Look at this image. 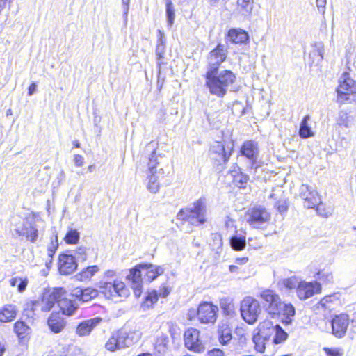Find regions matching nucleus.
Listing matches in <instances>:
<instances>
[{"mask_svg": "<svg viewBox=\"0 0 356 356\" xmlns=\"http://www.w3.org/2000/svg\"><path fill=\"white\" fill-rule=\"evenodd\" d=\"M337 124L346 128L351 127L352 119L350 115L345 111H339L337 119Z\"/></svg>", "mask_w": 356, "mask_h": 356, "instance_id": "37998d69", "label": "nucleus"}, {"mask_svg": "<svg viewBox=\"0 0 356 356\" xmlns=\"http://www.w3.org/2000/svg\"><path fill=\"white\" fill-rule=\"evenodd\" d=\"M102 321L100 317H95L81 321L76 326L75 333L79 337H88L92 330Z\"/></svg>", "mask_w": 356, "mask_h": 356, "instance_id": "dca6fc26", "label": "nucleus"}, {"mask_svg": "<svg viewBox=\"0 0 356 356\" xmlns=\"http://www.w3.org/2000/svg\"><path fill=\"white\" fill-rule=\"evenodd\" d=\"M79 238V232L76 229L70 228L65 234L64 241L67 244L74 245L78 243Z\"/></svg>", "mask_w": 356, "mask_h": 356, "instance_id": "a18cd8bd", "label": "nucleus"}, {"mask_svg": "<svg viewBox=\"0 0 356 356\" xmlns=\"http://www.w3.org/2000/svg\"><path fill=\"white\" fill-rule=\"evenodd\" d=\"M218 312V307L212 302H202L197 308V318L201 323L213 324L216 321Z\"/></svg>", "mask_w": 356, "mask_h": 356, "instance_id": "1a4fd4ad", "label": "nucleus"}, {"mask_svg": "<svg viewBox=\"0 0 356 356\" xmlns=\"http://www.w3.org/2000/svg\"><path fill=\"white\" fill-rule=\"evenodd\" d=\"M14 231L17 236H24L32 243L35 242L38 236V229L27 222L18 225Z\"/></svg>", "mask_w": 356, "mask_h": 356, "instance_id": "6ab92c4d", "label": "nucleus"}, {"mask_svg": "<svg viewBox=\"0 0 356 356\" xmlns=\"http://www.w3.org/2000/svg\"><path fill=\"white\" fill-rule=\"evenodd\" d=\"M159 163L158 161V156L156 154V152L153 151L147 163V173H158L160 171H163V169H157V165Z\"/></svg>", "mask_w": 356, "mask_h": 356, "instance_id": "c03bdc74", "label": "nucleus"}, {"mask_svg": "<svg viewBox=\"0 0 356 356\" xmlns=\"http://www.w3.org/2000/svg\"><path fill=\"white\" fill-rule=\"evenodd\" d=\"M220 306L224 315L228 316H234L236 307L232 299L229 298H223L220 299Z\"/></svg>", "mask_w": 356, "mask_h": 356, "instance_id": "c9c22d12", "label": "nucleus"}, {"mask_svg": "<svg viewBox=\"0 0 356 356\" xmlns=\"http://www.w3.org/2000/svg\"><path fill=\"white\" fill-rule=\"evenodd\" d=\"M231 42L242 44L248 40V33L241 29H231L227 33Z\"/></svg>", "mask_w": 356, "mask_h": 356, "instance_id": "cd10ccee", "label": "nucleus"}, {"mask_svg": "<svg viewBox=\"0 0 356 356\" xmlns=\"http://www.w3.org/2000/svg\"><path fill=\"white\" fill-rule=\"evenodd\" d=\"M166 15L168 25L171 26L174 22L175 15L172 3L170 0L166 3Z\"/></svg>", "mask_w": 356, "mask_h": 356, "instance_id": "8fccbe9b", "label": "nucleus"}, {"mask_svg": "<svg viewBox=\"0 0 356 356\" xmlns=\"http://www.w3.org/2000/svg\"><path fill=\"white\" fill-rule=\"evenodd\" d=\"M58 306L62 312L67 316H71L77 309V306L70 299L65 298V294L59 298Z\"/></svg>", "mask_w": 356, "mask_h": 356, "instance_id": "7c9ffc66", "label": "nucleus"}, {"mask_svg": "<svg viewBox=\"0 0 356 356\" xmlns=\"http://www.w3.org/2000/svg\"><path fill=\"white\" fill-rule=\"evenodd\" d=\"M99 271V268L96 266H90L83 268L81 272L74 275V278L80 282L90 280Z\"/></svg>", "mask_w": 356, "mask_h": 356, "instance_id": "c756f323", "label": "nucleus"}, {"mask_svg": "<svg viewBox=\"0 0 356 356\" xmlns=\"http://www.w3.org/2000/svg\"><path fill=\"white\" fill-rule=\"evenodd\" d=\"M168 337L166 334H161L157 337L154 348L159 353H164L168 349Z\"/></svg>", "mask_w": 356, "mask_h": 356, "instance_id": "79ce46f5", "label": "nucleus"}, {"mask_svg": "<svg viewBox=\"0 0 356 356\" xmlns=\"http://www.w3.org/2000/svg\"><path fill=\"white\" fill-rule=\"evenodd\" d=\"M209 356H225L224 352L219 348H214L208 353Z\"/></svg>", "mask_w": 356, "mask_h": 356, "instance_id": "052dcab7", "label": "nucleus"}, {"mask_svg": "<svg viewBox=\"0 0 356 356\" xmlns=\"http://www.w3.org/2000/svg\"><path fill=\"white\" fill-rule=\"evenodd\" d=\"M143 275V270L140 268H139V265H138L136 267L131 268L129 270V273L127 276V279L131 284V288L134 290V295L137 298L140 297L142 293Z\"/></svg>", "mask_w": 356, "mask_h": 356, "instance_id": "2eb2a0df", "label": "nucleus"}, {"mask_svg": "<svg viewBox=\"0 0 356 356\" xmlns=\"http://www.w3.org/2000/svg\"><path fill=\"white\" fill-rule=\"evenodd\" d=\"M115 275V272L114 270H106L104 273V278L102 280L110 281L109 280L113 278Z\"/></svg>", "mask_w": 356, "mask_h": 356, "instance_id": "680f3d73", "label": "nucleus"}, {"mask_svg": "<svg viewBox=\"0 0 356 356\" xmlns=\"http://www.w3.org/2000/svg\"><path fill=\"white\" fill-rule=\"evenodd\" d=\"M159 300V294L157 291L152 290L147 293L145 300L142 303V307L144 309L151 308Z\"/></svg>", "mask_w": 356, "mask_h": 356, "instance_id": "a19ab883", "label": "nucleus"}, {"mask_svg": "<svg viewBox=\"0 0 356 356\" xmlns=\"http://www.w3.org/2000/svg\"><path fill=\"white\" fill-rule=\"evenodd\" d=\"M248 257H239L236 259L234 264L239 266L245 264L248 262Z\"/></svg>", "mask_w": 356, "mask_h": 356, "instance_id": "69168bd1", "label": "nucleus"}, {"mask_svg": "<svg viewBox=\"0 0 356 356\" xmlns=\"http://www.w3.org/2000/svg\"><path fill=\"white\" fill-rule=\"evenodd\" d=\"M71 294L77 300L86 302L97 297L99 291L98 290L92 288H86L82 289L77 287L72 291Z\"/></svg>", "mask_w": 356, "mask_h": 356, "instance_id": "b1692460", "label": "nucleus"}, {"mask_svg": "<svg viewBox=\"0 0 356 356\" xmlns=\"http://www.w3.org/2000/svg\"><path fill=\"white\" fill-rule=\"evenodd\" d=\"M276 207L280 213H284L288 209V202L286 200H280Z\"/></svg>", "mask_w": 356, "mask_h": 356, "instance_id": "4d7b16f0", "label": "nucleus"}, {"mask_svg": "<svg viewBox=\"0 0 356 356\" xmlns=\"http://www.w3.org/2000/svg\"><path fill=\"white\" fill-rule=\"evenodd\" d=\"M74 254H75V256H76L79 259H81L83 261L86 260V248L83 247V246L79 247L75 250Z\"/></svg>", "mask_w": 356, "mask_h": 356, "instance_id": "6e6d98bb", "label": "nucleus"}, {"mask_svg": "<svg viewBox=\"0 0 356 356\" xmlns=\"http://www.w3.org/2000/svg\"><path fill=\"white\" fill-rule=\"evenodd\" d=\"M226 58L227 50L222 44H219L209 54L207 70L215 68V70H218L219 66L225 60Z\"/></svg>", "mask_w": 356, "mask_h": 356, "instance_id": "4468645a", "label": "nucleus"}, {"mask_svg": "<svg viewBox=\"0 0 356 356\" xmlns=\"http://www.w3.org/2000/svg\"><path fill=\"white\" fill-rule=\"evenodd\" d=\"M341 295L339 293H334L323 297L319 302V306L324 309H330L336 305L341 304Z\"/></svg>", "mask_w": 356, "mask_h": 356, "instance_id": "c85d7f7f", "label": "nucleus"}, {"mask_svg": "<svg viewBox=\"0 0 356 356\" xmlns=\"http://www.w3.org/2000/svg\"><path fill=\"white\" fill-rule=\"evenodd\" d=\"M245 237L243 236H233L230 239V245L235 250H241L245 246Z\"/></svg>", "mask_w": 356, "mask_h": 356, "instance_id": "de8ad7c7", "label": "nucleus"}, {"mask_svg": "<svg viewBox=\"0 0 356 356\" xmlns=\"http://www.w3.org/2000/svg\"><path fill=\"white\" fill-rule=\"evenodd\" d=\"M321 289V285L317 281L306 282L301 280L296 293L300 300H305L320 293Z\"/></svg>", "mask_w": 356, "mask_h": 356, "instance_id": "9b49d317", "label": "nucleus"}, {"mask_svg": "<svg viewBox=\"0 0 356 356\" xmlns=\"http://www.w3.org/2000/svg\"><path fill=\"white\" fill-rule=\"evenodd\" d=\"M120 335L124 348H129L138 343L142 337L140 327L129 330V332L120 330Z\"/></svg>", "mask_w": 356, "mask_h": 356, "instance_id": "5701e85b", "label": "nucleus"}, {"mask_svg": "<svg viewBox=\"0 0 356 356\" xmlns=\"http://www.w3.org/2000/svg\"><path fill=\"white\" fill-rule=\"evenodd\" d=\"M58 246L57 236H56L55 241H51V244L48 246L47 248V254L49 257H52V256L55 254Z\"/></svg>", "mask_w": 356, "mask_h": 356, "instance_id": "5fc2aeb1", "label": "nucleus"}, {"mask_svg": "<svg viewBox=\"0 0 356 356\" xmlns=\"http://www.w3.org/2000/svg\"><path fill=\"white\" fill-rule=\"evenodd\" d=\"M143 273L144 280L147 282H152L155 280L158 276L163 274L164 270L162 266H154L152 264H139Z\"/></svg>", "mask_w": 356, "mask_h": 356, "instance_id": "aec40b11", "label": "nucleus"}, {"mask_svg": "<svg viewBox=\"0 0 356 356\" xmlns=\"http://www.w3.org/2000/svg\"><path fill=\"white\" fill-rule=\"evenodd\" d=\"M232 338V331L228 326H222L219 328L218 340L222 345H227Z\"/></svg>", "mask_w": 356, "mask_h": 356, "instance_id": "ea45409f", "label": "nucleus"}, {"mask_svg": "<svg viewBox=\"0 0 356 356\" xmlns=\"http://www.w3.org/2000/svg\"><path fill=\"white\" fill-rule=\"evenodd\" d=\"M248 177L241 172L235 171L233 174V181L234 184L239 188H244L245 184L248 182Z\"/></svg>", "mask_w": 356, "mask_h": 356, "instance_id": "09e8293b", "label": "nucleus"}, {"mask_svg": "<svg viewBox=\"0 0 356 356\" xmlns=\"http://www.w3.org/2000/svg\"><path fill=\"white\" fill-rule=\"evenodd\" d=\"M313 49L309 54L310 57L316 58L318 63H321L324 58L325 46L322 42H315L312 44Z\"/></svg>", "mask_w": 356, "mask_h": 356, "instance_id": "4c0bfd02", "label": "nucleus"}, {"mask_svg": "<svg viewBox=\"0 0 356 356\" xmlns=\"http://www.w3.org/2000/svg\"><path fill=\"white\" fill-rule=\"evenodd\" d=\"M323 350L326 356H343V351L339 348H324Z\"/></svg>", "mask_w": 356, "mask_h": 356, "instance_id": "864d4df0", "label": "nucleus"}, {"mask_svg": "<svg viewBox=\"0 0 356 356\" xmlns=\"http://www.w3.org/2000/svg\"><path fill=\"white\" fill-rule=\"evenodd\" d=\"M158 39H157V44H165V34L163 31L161 30H158Z\"/></svg>", "mask_w": 356, "mask_h": 356, "instance_id": "e2e57ef3", "label": "nucleus"}, {"mask_svg": "<svg viewBox=\"0 0 356 356\" xmlns=\"http://www.w3.org/2000/svg\"><path fill=\"white\" fill-rule=\"evenodd\" d=\"M37 85L35 82H33L29 87L28 94L29 96L33 95L36 91Z\"/></svg>", "mask_w": 356, "mask_h": 356, "instance_id": "338daca9", "label": "nucleus"}, {"mask_svg": "<svg viewBox=\"0 0 356 356\" xmlns=\"http://www.w3.org/2000/svg\"><path fill=\"white\" fill-rule=\"evenodd\" d=\"M229 270L231 273H239L240 272V268L237 265L232 264L229 266Z\"/></svg>", "mask_w": 356, "mask_h": 356, "instance_id": "774afa93", "label": "nucleus"}, {"mask_svg": "<svg viewBox=\"0 0 356 356\" xmlns=\"http://www.w3.org/2000/svg\"><path fill=\"white\" fill-rule=\"evenodd\" d=\"M104 347L110 352H115L118 350L124 348L120 335V330L113 332L111 334L106 341Z\"/></svg>", "mask_w": 356, "mask_h": 356, "instance_id": "a878e982", "label": "nucleus"}, {"mask_svg": "<svg viewBox=\"0 0 356 356\" xmlns=\"http://www.w3.org/2000/svg\"><path fill=\"white\" fill-rule=\"evenodd\" d=\"M235 74L227 70H215V68L207 70L205 74V86L209 93L218 97H223L228 88L236 81Z\"/></svg>", "mask_w": 356, "mask_h": 356, "instance_id": "f03ea898", "label": "nucleus"}, {"mask_svg": "<svg viewBox=\"0 0 356 356\" xmlns=\"http://www.w3.org/2000/svg\"><path fill=\"white\" fill-rule=\"evenodd\" d=\"M228 150H226L225 145L220 142H215L210 148L211 154H216V159H218L219 161H222L224 163L227 162L229 160L232 152L233 149V145H232L231 147H227Z\"/></svg>", "mask_w": 356, "mask_h": 356, "instance_id": "412c9836", "label": "nucleus"}, {"mask_svg": "<svg viewBox=\"0 0 356 356\" xmlns=\"http://www.w3.org/2000/svg\"><path fill=\"white\" fill-rule=\"evenodd\" d=\"M10 284L13 287L17 286V291L19 293H22L27 286L28 280L27 278L15 277L10 280Z\"/></svg>", "mask_w": 356, "mask_h": 356, "instance_id": "49530a36", "label": "nucleus"}, {"mask_svg": "<svg viewBox=\"0 0 356 356\" xmlns=\"http://www.w3.org/2000/svg\"><path fill=\"white\" fill-rule=\"evenodd\" d=\"M97 286L100 293L106 298L115 302L121 301L122 298H125L129 296V290L125 284L119 280H115L113 282L101 280L98 282Z\"/></svg>", "mask_w": 356, "mask_h": 356, "instance_id": "39448f33", "label": "nucleus"}, {"mask_svg": "<svg viewBox=\"0 0 356 356\" xmlns=\"http://www.w3.org/2000/svg\"><path fill=\"white\" fill-rule=\"evenodd\" d=\"M259 297L265 311L272 318L281 316L282 323L286 325L292 322L296 310L291 303L283 302L279 294L268 289L261 291Z\"/></svg>", "mask_w": 356, "mask_h": 356, "instance_id": "f257e3e1", "label": "nucleus"}, {"mask_svg": "<svg viewBox=\"0 0 356 356\" xmlns=\"http://www.w3.org/2000/svg\"><path fill=\"white\" fill-rule=\"evenodd\" d=\"M48 325L52 332L59 333L65 327V323L61 318L51 314L48 319Z\"/></svg>", "mask_w": 356, "mask_h": 356, "instance_id": "e433bc0d", "label": "nucleus"}, {"mask_svg": "<svg viewBox=\"0 0 356 356\" xmlns=\"http://www.w3.org/2000/svg\"><path fill=\"white\" fill-rule=\"evenodd\" d=\"M248 223L256 229L266 227L271 220L270 212L262 206H257L248 209L245 213Z\"/></svg>", "mask_w": 356, "mask_h": 356, "instance_id": "0eeeda50", "label": "nucleus"}, {"mask_svg": "<svg viewBox=\"0 0 356 356\" xmlns=\"http://www.w3.org/2000/svg\"><path fill=\"white\" fill-rule=\"evenodd\" d=\"M336 92L337 102L356 103V80L348 72H344L339 78Z\"/></svg>", "mask_w": 356, "mask_h": 356, "instance_id": "20e7f679", "label": "nucleus"}, {"mask_svg": "<svg viewBox=\"0 0 356 356\" xmlns=\"http://www.w3.org/2000/svg\"><path fill=\"white\" fill-rule=\"evenodd\" d=\"M254 7V0H237L236 11L245 17L250 16Z\"/></svg>", "mask_w": 356, "mask_h": 356, "instance_id": "2f4dec72", "label": "nucleus"}, {"mask_svg": "<svg viewBox=\"0 0 356 356\" xmlns=\"http://www.w3.org/2000/svg\"><path fill=\"white\" fill-rule=\"evenodd\" d=\"M318 279L325 283H330L332 282V273L330 270H322L318 273Z\"/></svg>", "mask_w": 356, "mask_h": 356, "instance_id": "3c124183", "label": "nucleus"}, {"mask_svg": "<svg viewBox=\"0 0 356 356\" xmlns=\"http://www.w3.org/2000/svg\"><path fill=\"white\" fill-rule=\"evenodd\" d=\"M146 188L151 193H156L160 189V182L157 173H147Z\"/></svg>", "mask_w": 356, "mask_h": 356, "instance_id": "72a5a7b5", "label": "nucleus"}, {"mask_svg": "<svg viewBox=\"0 0 356 356\" xmlns=\"http://www.w3.org/2000/svg\"><path fill=\"white\" fill-rule=\"evenodd\" d=\"M349 325V318L347 314H341L336 316L332 321L333 334L338 338H342Z\"/></svg>", "mask_w": 356, "mask_h": 356, "instance_id": "f3484780", "label": "nucleus"}, {"mask_svg": "<svg viewBox=\"0 0 356 356\" xmlns=\"http://www.w3.org/2000/svg\"><path fill=\"white\" fill-rule=\"evenodd\" d=\"M157 293L159 294V298H165L170 294V290L166 286H162Z\"/></svg>", "mask_w": 356, "mask_h": 356, "instance_id": "13d9d810", "label": "nucleus"}, {"mask_svg": "<svg viewBox=\"0 0 356 356\" xmlns=\"http://www.w3.org/2000/svg\"><path fill=\"white\" fill-rule=\"evenodd\" d=\"M225 226L227 228H234L236 227L235 220L231 218L230 217L227 216L225 220Z\"/></svg>", "mask_w": 356, "mask_h": 356, "instance_id": "0e129e2a", "label": "nucleus"}, {"mask_svg": "<svg viewBox=\"0 0 356 356\" xmlns=\"http://www.w3.org/2000/svg\"><path fill=\"white\" fill-rule=\"evenodd\" d=\"M177 219L187 221L193 225H200L206 221V200L200 198L193 206L186 207L177 213Z\"/></svg>", "mask_w": 356, "mask_h": 356, "instance_id": "7ed1b4c3", "label": "nucleus"}, {"mask_svg": "<svg viewBox=\"0 0 356 356\" xmlns=\"http://www.w3.org/2000/svg\"><path fill=\"white\" fill-rule=\"evenodd\" d=\"M14 331L19 339H23L31 332V329L23 321H17L14 324Z\"/></svg>", "mask_w": 356, "mask_h": 356, "instance_id": "58836bf2", "label": "nucleus"}, {"mask_svg": "<svg viewBox=\"0 0 356 356\" xmlns=\"http://www.w3.org/2000/svg\"><path fill=\"white\" fill-rule=\"evenodd\" d=\"M301 280L296 276H291L290 277L284 278L277 282V285L280 289H286L289 290L296 289L298 286Z\"/></svg>", "mask_w": 356, "mask_h": 356, "instance_id": "f704fd0d", "label": "nucleus"}, {"mask_svg": "<svg viewBox=\"0 0 356 356\" xmlns=\"http://www.w3.org/2000/svg\"><path fill=\"white\" fill-rule=\"evenodd\" d=\"M309 120L310 116L309 115H307L303 118L300 122L299 136L302 138H309L314 136V132L312 130L311 126L309 124Z\"/></svg>", "mask_w": 356, "mask_h": 356, "instance_id": "473e14b6", "label": "nucleus"}, {"mask_svg": "<svg viewBox=\"0 0 356 356\" xmlns=\"http://www.w3.org/2000/svg\"><path fill=\"white\" fill-rule=\"evenodd\" d=\"M17 307L12 304H8L0 309V322L8 323L15 319L17 316Z\"/></svg>", "mask_w": 356, "mask_h": 356, "instance_id": "bb28decb", "label": "nucleus"}, {"mask_svg": "<svg viewBox=\"0 0 356 356\" xmlns=\"http://www.w3.org/2000/svg\"><path fill=\"white\" fill-rule=\"evenodd\" d=\"M264 322H268L269 325L268 327V334L269 337L270 338L273 335V343L275 344H279L287 339L288 334L287 333L278 325H273V322L270 321H264Z\"/></svg>", "mask_w": 356, "mask_h": 356, "instance_id": "4be33fe9", "label": "nucleus"}, {"mask_svg": "<svg viewBox=\"0 0 356 356\" xmlns=\"http://www.w3.org/2000/svg\"><path fill=\"white\" fill-rule=\"evenodd\" d=\"M241 315L249 325H254L261 314V307L258 300L252 296H245L240 304Z\"/></svg>", "mask_w": 356, "mask_h": 356, "instance_id": "423d86ee", "label": "nucleus"}, {"mask_svg": "<svg viewBox=\"0 0 356 356\" xmlns=\"http://www.w3.org/2000/svg\"><path fill=\"white\" fill-rule=\"evenodd\" d=\"M200 331L195 328H188L184 332L185 346L190 350L195 353H202L204 350V346L200 339Z\"/></svg>", "mask_w": 356, "mask_h": 356, "instance_id": "f8f14e48", "label": "nucleus"}, {"mask_svg": "<svg viewBox=\"0 0 356 356\" xmlns=\"http://www.w3.org/2000/svg\"><path fill=\"white\" fill-rule=\"evenodd\" d=\"M77 268V263L74 256L61 254L58 258V270L62 275L72 274Z\"/></svg>", "mask_w": 356, "mask_h": 356, "instance_id": "a211bd4d", "label": "nucleus"}, {"mask_svg": "<svg viewBox=\"0 0 356 356\" xmlns=\"http://www.w3.org/2000/svg\"><path fill=\"white\" fill-rule=\"evenodd\" d=\"M241 153L252 162L257 159L259 148L257 143L253 140H247L244 142L241 148Z\"/></svg>", "mask_w": 356, "mask_h": 356, "instance_id": "393cba45", "label": "nucleus"}, {"mask_svg": "<svg viewBox=\"0 0 356 356\" xmlns=\"http://www.w3.org/2000/svg\"><path fill=\"white\" fill-rule=\"evenodd\" d=\"M74 162L76 166L81 167L84 163V158L80 154H75L74 156Z\"/></svg>", "mask_w": 356, "mask_h": 356, "instance_id": "bf43d9fd", "label": "nucleus"}, {"mask_svg": "<svg viewBox=\"0 0 356 356\" xmlns=\"http://www.w3.org/2000/svg\"><path fill=\"white\" fill-rule=\"evenodd\" d=\"M164 52L165 44H157L156 47V55L157 56V65L159 66V70H161V65L162 64L160 60L163 57Z\"/></svg>", "mask_w": 356, "mask_h": 356, "instance_id": "603ef678", "label": "nucleus"}, {"mask_svg": "<svg viewBox=\"0 0 356 356\" xmlns=\"http://www.w3.org/2000/svg\"><path fill=\"white\" fill-rule=\"evenodd\" d=\"M300 195L304 199V206L307 209L314 208L321 202L317 191L308 185L302 184L300 186Z\"/></svg>", "mask_w": 356, "mask_h": 356, "instance_id": "ddd939ff", "label": "nucleus"}, {"mask_svg": "<svg viewBox=\"0 0 356 356\" xmlns=\"http://www.w3.org/2000/svg\"><path fill=\"white\" fill-rule=\"evenodd\" d=\"M66 294V291L63 288L54 289L52 291H48L43 293L42 299L37 303L41 311L44 312H49L55 305L58 304L59 298Z\"/></svg>", "mask_w": 356, "mask_h": 356, "instance_id": "6e6552de", "label": "nucleus"}, {"mask_svg": "<svg viewBox=\"0 0 356 356\" xmlns=\"http://www.w3.org/2000/svg\"><path fill=\"white\" fill-rule=\"evenodd\" d=\"M268 325V322H261L257 327V332L252 337L254 349L259 353H264L270 345V337L267 330Z\"/></svg>", "mask_w": 356, "mask_h": 356, "instance_id": "9d476101", "label": "nucleus"}]
</instances>
